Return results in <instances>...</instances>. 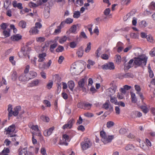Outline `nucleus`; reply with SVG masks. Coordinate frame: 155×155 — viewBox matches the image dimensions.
<instances>
[{"instance_id": "f257e3e1", "label": "nucleus", "mask_w": 155, "mask_h": 155, "mask_svg": "<svg viewBox=\"0 0 155 155\" xmlns=\"http://www.w3.org/2000/svg\"><path fill=\"white\" fill-rule=\"evenodd\" d=\"M140 66L143 63L145 62V56H139L137 57L134 58V60L131 59L128 63V64L125 65L124 67L125 70H128L130 68L133 67L132 64Z\"/></svg>"}, {"instance_id": "f03ea898", "label": "nucleus", "mask_w": 155, "mask_h": 155, "mask_svg": "<svg viewBox=\"0 0 155 155\" xmlns=\"http://www.w3.org/2000/svg\"><path fill=\"white\" fill-rule=\"evenodd\" d=\"M100 134L101 140L104 144L110 142L114 137V135H109L107 137L106 132L103 130L100 132Z\"/></svg>"}, {"instance_id": "7ed1b4c3", "label": "nucleus", "mask_w": 155, "mask_h": 155, "mask_svg": "<svg viewBox=\"0 0 155 155\" xmlns=\"http://www.w3.org/2000/svg\"><path fill=\"white\" fill-rule=\"evenodd\" d=\"M92 144L90 140L87 137L85 138L84 140L80 143L81 150L83 151L90 148Z\"/></svg>"}, {"instance_id": "20e7f679", "label": "nucleus", "mask_w": 155, "mask_h": 155, "mask_svg": "<svg viewBox=\"0 0 155 155\" xmlns=\"http://www.w3.org/2000/svg\"><path fill=\"white\" fill-rule=\"evenodd\" d=\"M15 130V127L14 124H12L9 126L6 130V134H8V137H13L16 136L15 134H13L12 133L14 132Z\"/></svg>"}, {"instance_id": "39448f33", "label": "nucleus", "mask_w": 155, "mask_h": 155, "mask_svg": "<svg viewBox=\"0 0 155 155\" xmlns=\"http://www.w3.org/2000/svg\"><path fill=\"white\" fill-rule=\"evenodd\" d=\"M115 65L114 63L109 62L105 63L101 66V68L104 70H112L115 69Z\"/></svg>"}, {"instance_id": "423d86ee", "label": "nucleus", "mask_w": 155, "mask_h": 155, "mask_svg": "<svg viewBox=\"0 0 155 155\" xmlns=\"http://www.w3.org/2000/svg\"><path fill=\"white\" fill-rule=\"evenodd\" d=\"M31 50V48L26 46L22 48L21 52L25 56L27 57L28 58H29V54L30 53Z\"/></svg>"}, {"instance_id": "0eeeda50", "label": "nucleus", "mask_w": 155, "mask_h": 155, "mask_svg": "<svg viewBox=\"0 0 155 155\" xmlns=\"http://www.w3.org/2000/svg\"><path fill=\"white\" fill-rule=\"evenodd\" d=\"M92 104L88 103H79L78 104V107L83 108L85 110H89L91 107Z\"/></svg>"}, {"instance_id": "6e6552de", "label": "nucleus", "mask_w": 155, "mask_h": 155, "mask_svg": "<svg viewBox=\"0 0 155 155\" xmlns=\"http://www.w3.org/2000/svg\"><path fill=\"white\" fill-rule=\"evenodd\" d=\"M74 121L73 119H71L69 120L68 123L64 124L62 127L63 129H71L72 127L73 124L74 123Z\"/></svg>"}, {"instance_id": "1a4fd4ad", "label": "nucleus", "mask_w": 155, "mask_h": 155, "mask_svg": "<svg viewBox=\"0 0 155 155\" xmlns=\"http://www.w3.org/2000/svg\"><path fill=\"white\" fill-rule=\"evenodd\" d=\"M18 79L19 81L22 82H26L29 80L28 74H22L20 75L18 77Z\"/></svg>"}, {"instance_id": "9d476101", "label": "nucleus", "mask_w": 155, "mask_h": 155, "mask_svg": "<svg viewBox=\"0 0 155 155\" xmlns=\"http://www.w3.org/2000/svg\"><path fill=\"white\" fill-rule=\"evenodd\" d=\"M117 89V87L115 85H112L110 87L107 89L108 94L110 96L113 95L115 93Z\"/></svg>"}, {"instance_id": "9b49d317", "label": "nucleus", "mask_w": 155, "mask_h": 155, "mask_svg": "<svg viewBox=\"0 0 155 155\" xmlns=\"http://www.w3.org/2000/svg\"><path fill=\"white\" fill-rule=\"evenodd\" d=\"M54 129V127L53 126L48 129L45 130L43 132L44 136L46 137L50 136L52 133Z\"/></svg>"}, {"instance_id": "f8f14e48", "label": "nucleus", "mask_w": 155, "mask_h": 155, "mask_svg": "<svg viewBox=\"0 0 155 155\" xmlns=\"http://www.w3.org/2000/svg\"><path fill=\"white\" fill-rule=\"evenodd\" d=\"M40 81L38 79L33 80L31 82L27 84L28 87H33L37 86L39 85Z\"/></svg>"}, {"instance_id": "ddd939ff", "label": "nucleus", "mask_w": 155, "mask_h": 155, "mask_svg": "<svg viewBox=\"0 0 155 155\" xmlns=\"http://www.w3.org/2000/svg\"><path fill=\"white\" fill-rule=\"evenodd\" d=\"M47 54L45 52H43L38 55V60L39 62H42L45 60V57L46 56Z\"/></svg>"}, {"instance_id": "4468645a", "label": "nucleus", "mask_w": 155, "mask_h": 155, "mask_svg": "<svg viewBox=\"0 0 155 155\" xmlns=\"http://www.w3.org/2000/svg\"><path fill=\"white\" fill-rule=\"evenodd\" d=\"M29 80L34 78L37 76V74L36 72L33 71H31L29 73L27 74Z\"/></svg>"}, {"instance_id": "2eb2a0df", "label": "nucleus", "mask_w": 155, "mask_h": 155, "mask_svg": "<svg viewBox=\"0 0 155 155\" xmlns=\"http://www.w3.org/2000/svg\"><path fill=\"white\" fill-rule=\"evenodd\" d=\"M21 107L20 106H17L14 108L12 113V115L15 117L17 116L19 113V111L21 110Z\"/></svg>"}, {"instance_id": "dca6fc26", "label": "nucleus", "mask_w": 155, "mask_h": 155, "mask_svg": "<svg viewBox=\"0 0 155 155\" xmlns=\"http://www.w3.org/2000/svg\"><path fill=\"white\" fill-rule=\"evenodd\" d=\"M22 36L20 34H16L11 37V39L13 41H18L21 39Z\"/></svg>"}, {"instance_id": "f3484780", "label": "nucleus", "mask_w": 155, "mask_h": 155, "mask_svg": "<svg viewBox=\"0 0 155 155\" xmlns=\"http://www.w3.org/2000/svg\"><path fill=\"white\" fill-rule=\"evenodd\" d=\"M131 88V86L126 85L123 86V87L121 88L119 91L121 93H123L125 94L126 93V90H128L130 89Z\"/></svg>"}, {"instance_id": "a211bd4d", "label": "nucleus", "mask_w": 155, "mask_h": 155, "mask_svg": "<svg viewBox=\"0 0 155 155\" xmlns=\"http://www.w3.org/2000/svg\"><path fill=\"white\" fill-rule=\"evenodd\" d=\"M77 29V27L76 25H74L72 26L69 30L66 31V33L69 34L70 33H75Z\"/></svg>"}, {"instance_id": "6ab92c4d", "label": "nucleus", "mask_w": 155, "mask_h": 155, "mask_svg": "<svg viewBox=\"0 0 155 155\" xmlns=\"http://www.w3.org/2000/svg\"><path fill=\"white\" fill-rule=\"evenodd\" d=\"M39 30L35 27L31 28L29 31V33L32 35H36L38 33Z\"/></svg>"}, {"instance_id": "aec40b11", "label": "nucleus", "mask_w": 155, "mask_h": 155, "mask_svg": "<svg viewBox=\"0 0 155 155\" xmlns=\"http://www.w3.org/2000/svg\"><path fill=\"white\" fill-rule=\"evenodd\" d=\"M12 106L11 104H9L8 105L7 110L8 112V118L12 116V113L13 111L12 110Z\"/></svg>"}, {"instance_id": "412c9836", "label": "nucleus", "mask_w": 155, "mask_h": 155, "mask_svg": "<svg viewBox=\"0 0 155 155\" xmlns=\"http://www.w3.org/2000/svg\"><path fill=\"white\" fill-rule=\"evenodd\" d=\"M134 75L130 73H127L125 74H123L119 77V78L122 79L124 78H133Z\"/></svg>"}, {"instance_id": "4be33fe9", "label": "nucleus", "mask_w": 155, "mask_h": 155, "mask_svg": "<svg viewBox=\"0 0 155 155\" xmlns=\"http://www.w3.org/2000/svg\"><path fill=\"white\" fill-rule=\"evenodd\" d=\"M76 66L75 64H73L71 66L70 71L72 75H74L76 73Z\"/></svg>"}, {"instance_id": "5701e85b", "label": "nucleus", "mask_w": 155, "mask_h": 155, "mask_svg": "<svg viewBox=\"0 0 155 155\" xmlns=\"http://www.w3.org/2000/svg\"><path fill=\"white\" fill-rule=\"evenodd\" d=\"M130 95L132 102L134 103H136L137 101V99L136 96L135 94L133 92H131Z\"/></svg>"}, {"instance_id": "b1692460", "label": "nucleus", "mask_w": 155, "mask_h": 155, "mask_svg": "<svg viewBox=\"0 0 155 155\" xmlns=\"http://www.w3.org/2000/svg\"><path fill=\"white\" fill-rule=\"evenodd\" d=\"M85 78H82L78 81V85L82 89L84 88L85 84Z\"/></svg>"}, {"instance_id": "393cba45", "label": "nucleus", "mask_w": 155, "mask_h": 155, "mask_svg": "<svg viewBox=\"0 0 155 155\" xmlns=\"http://www.w3.org/2000/svg\"><path fill=\"white\" fill-rule=\"evenodd\" d=\"M147 70L149 72L150 77L151 78H153L154 76V74L150 64H148L147 66Z\"/></svg>"}, {"instance_id": "a878e982", "label": "nucleus", "mask_w": 155, "mask_h": 155, "mask_svg": "<svg viewBox=\"0 0 155 155\" xmlns=\"http://www.w3.org/2000/svg\"><path fill=\"white\" fill-rule=\"evenodd\" d=\"M68 87L70 90L72 91L74 87V83L73 81H70L68 82Z\"/></svg>"}, {"instance_id": "bb28decb", "label": "nucleus", "mask_w": 155, "mask_h": 155, "mask_svg": "<svg viewBox=\"0 0 155 155\" xmlns=\"http://www.w3.org/2000/svg\"><path fill=\"white\" fill-rule=\"evenodd\" d=\"M110 97V101L112 104H114L115 105H117L118 104V102L117 100V98L114 97H112V96Z\"/></svg>"}, {"instance_id": "cd10ccee", "label": "nucleus", "mask_w": 155, "mask_h": 155, "mask_svg": "<svg viewBox=\"0 0 155 155\" xmlns=\"http://www.w3.org/2000/svg\"><path fill=\"white\" fill-rule=\"evenodd\" d=\"M68 38L66 36H64L60 38L59 39L58 41L60 44H63L67 41Z\"/></svg>"}, {"instance_id": "c85d7f7f", "label": "nucleus", "mask_w": 155, "mask_h": 155, "mask_svg": "<svg viewBox=\"0 0 155 155\" xmlns=\"http://www.w3.org/2000/svg\"><path fill=\"white\" fill-rule=\"evenodd\" d=\"M18 26L22 28H25L26 26V23L24 21L21 20L19 22Z\"/></svg>"}, {"instance_id": "c756f323", "label": "nucleus", "mask_w": 155, "mask_h": 155, "mask_svg": "<svg viewBox=\"0 0 155 155\" xmlns=\"http://www.w3.org/2000/svg\"><path fill=\"white\" fill-rule=\"evenodd\" d=\"M84 53V50L82 48H79L77 52V54L79 57H81Z\"/></svg>"}, {"instance_id": "7c9ffc66", "label": "nucleus", "mask_w": 155, "mask_h": 155, "mask_svg": "<svg viewBox=\"0 0 155 155\" xmlns=\"http://www.w3.org/2000/svg\"><path fill=\"white\" fill-rule=\"evenodd\" d=\"M27 151V148H24L23 149L19 148L18 150V154L19 155H22L23 153L25 155V153H26Z\"/></svg>"}, {"instance_id": "2f4dec72", "label": "nucleus", "mask_w": 155, "mask_h": 155, "mask_svg": "<svg viewBox=\"0 0 155 155\" xmlns=\"http://www.w3.org/2000/svg\"><path fill=\"white\" fill-rule=\"evenodd\" d=\"M12 73L11 76V79L12 80L15 81L17 78V73L15 71H13Z\"/></svg>"}, {"instance_id": "473e14b6", "label": "nucleus", "mask_w": 155, "mask_h": 155, "mask_svg": "<svg viewBox=\"0 0 155 155\" xmlns=\"http://www.w3.org/2000/svg\"><path fill=\"white\" fill-rule=\"evenodd\" d=\"M87 47L85 49L84 51L85 52L88 53L90 51L91 48V43L89 42L87 44Z\"/></svg>"}, {"instance_id": "72a5a7b5", "label": "nucleus", "mask_w": 155, "mask_h": 155, "mask_svg": "<svg viewBox=\"0 0 155 155\" xmlns=\"http://www.w3.org/2000/svg\"><path fill=\"white\" fill-rule=\"evenodd\" d=\"M114 125V123L112 121H108L106 124L107 127L108 128H110L113 127Z\"/></svg>"}, {"instance_id": "f704fd0d", "label": "nucleus", "mask_w": 155, "mask_h": 155, "mask_svg": "<svg viewBox=\"0 0 155 155\" xmlns=\"http://www.w3.org/2000/svg\"><path fill=\"white\" fill-rule=\"evenodd\" d=\"M110 105V103L108 100H107L106 102L103 105V107L105 110H107L109 108V105Z\"/></svg>"}, {"instance_id": "c9c22d12", "label": "nucleus", "mask_w": 155, "mask_h": 155, "mask_svg": "<svg viewBox=\"0 0 155 155\" xmlns=\"http://www.w3.org/2000/svg\"><path fill=\"white\" fill-rule=\"evenodd\" d=\"M45 40L44 37H40L37 38L36 39V41L38 42L41 43L44 42Z\"/></svg>"}, {"instance_id": "e433bc0d", "label": "nucleus", "mask_w": 155, "mask_h": 155, "mask_svg": "<svg viewBox=\"0 0 155 155\" xmlns=\"http://www.w3.org/2000/svg\"><path fill=\"white\" fill-rule=\"evenodd\" d=\"M61 29L60 27L57 26V28L55 30L53 34L54 35H57L60 34L61 32Z\"/></svg>"}, {"instance_id": "4c0bfd02", "label": "nucleus", "mask_w": 155, "mask_h": 155, "mask_svg": "<svg viewBox=\"0 0 155 155\" xmlns=\"http://www.w3.org/2000/svg\"><path fill=\"white\" fill-rule=\"evenodd\" d=\"M28 126L29 127L33 130H34L36 131H39L38 126L37 125L31 126L30 125H29Z\"/></svg>"}, {"instance_id": "58836bf2", "label": "nucleus", "mask_w": 155, "mask_h": 155, "mask_svg": "<svg viewBox=\"0 0 155 155\" xmlns=\"http://www.w3.org/2000/svg\"><path fill=\"white\" fill-rule=\"evenodd\" d=\"M80 16V12L78 11H75L74 12L73 17L75 18H78Z\"/></svg>"}, {"instance_id": "ea45409f", "label": "nucleus", "mask_w": 155, "mask_h": 155, "mask_svg": "<svg viewBox=\"0 0 155 155\" xmlns=\"http://www.w3.org/2000/svg\"><path fill=\"white\" fill-rule=\"evenodd\" d=\"M146 38L147 41L150 43H153L154 41L153 38L151 35H149L146 36Z\"/></svg>"}, {"instance_id": "a19ab883", "label": "nucleus", "mask_w": 155, "mask_h": 155, "mask_svg": "<svg viewBox=\"0 0 155 155\" xmlns=\"http://www.w3.org/2000/svg\"><path fill=\"white\" fill-rule=\"evenodd\" d=\"M149 8L150 10H155V2H152L149 6Z\"/></svg>"}, {"instance_id": "79ce46f5", "label": "nucleus", "mask_w": 155, "mask_h": 155, "mask_svg": "<svg viewBox=\"0 0 155 155\" xmlns=\"http://www.w3.org/2000/svg\"><path fill=\"white\" fill-rule=\"evenodd\" d=\"M125 94H124V93H118L117 95V97L118 99H123L124 97V95Z\"/></svg>"}, {"instance_id": "37998d69", "label": "nucleus", "mask_w": 155, "mask_h": 155, "mask_svg": "<svg viewBox=\"0 0 155 155\" xmlns=\"http://www.w3.org/2000/svg\"><path fill=\"white\" fill-rule=\"evenodd\" d=\"M131 0H122L121 3L123 5H127L130 2Z\"/></svg>"}, {"instance_id": "c03bdc74", "label": "nucleus", "mask_w": 155, "mask_h": 155, "mask_svg": "<svg viewBox=\"0 0 155 155\" xmlns=\"http://www.w3.org/2000/svg\"><path fill=\"white\" fill-rule=\"evenodd\" d=\"M38 68L39 69H46L45 63V62L39 63L38 64Z\"/></svg>"}, {"instance_id": "a18cd8bd", "label": "nucleus", "mask_w": 155, "mask_h": 155, "mask_svg": "<svg viewBox=\"0 0 155 155\" xmlns=\"http://www.w3.org/2000/svg\"><path fill=\"white\" fill-rule=\"evenodd\" d=\"M57 43H55L50 46V50L51 52L53 51L54 49L57 47Z\"/></svg>"}, {"instance_id": "49530a36", "label": "nucleus", "mask_w": 155, "mask_h": 155, "mask_svg": "<svg viewBox=\"0 0 155 155\" xmlns=\"http://www.w3.org/2000/svg\"><path fill=\"white\" fill-rule=\"evenodd\" d=\"M64 50V48L63 46L59 45L58 46V48L56 50V52H61Z\"/></svg>"}, {"instance_id": "de8ad7c7", "label": "nucleus", "mask_w": 155, "mask_h": 155, "mask_svg": "<svg viewBox=\"0 0 155 155\" xmlns=\"http://www.w3.org/2000/svg\"><path fill=\"white\" fill-rule=\"evenodd\" d=\"M134 87L135 90L137 91L136 93L139 94L141 90L140 86L137 85H135Z\"/></svg>"}, {"instance_id": "09e8293b", "label": "nucleus", "mask_w": 155, "mask_h": 155, "mask_svg": "<svg viewBox=\"0 0 155 155\" xmlns=\"http://www.w3.org/2000/svg\"><path fill=\"white\" fill-rule=\"evenodd\" d=\"M138 141L140 143V147L144 149L145 148V143L144 141H141L140 139H139Z\"/></svg>"}, {"instance_id": "8fccbe9b", "label": "nucleus", "mask_w": 155, "mask_h": 155, "mask_svg": "<svg viewBox=\"0 0 155 155\" xmlns=\"http://www.w3.org/2000/svg\"><path fill=\"white\" fill-rule=\"evenodd\" d=\"M64 21L66 24H69L72 23L73 19L71 18H68L66 19Z\"/></svg>"}, {"instance_id": "3c124183", "label": "nucleus", "mask_w": 155, "mask_h": 155, "mask_svg": "<svg viewBox=\"0 0 155 155\" xmlns=\"http://www.w3.org/2000/svg\"><path fill=\"white\" fill-rule=\"evenodd\" d=\"M77 45V43L74 41L71 42L69 44L70 47L73 48H75L76 47Z\"/></svg>"}, {"instance_id": "603ef678", "label": "nucleus", "mask_w": 155, "mask_h": 155, "mask_svg": "<svg viewBox=\"0 0 155 155\" xmlns=\"http://www.w3.org/2000/svg\"><path fill=\"white\" fill-rule=\"evenodd\" d=\"M133 113L135 115L134 117H140L142 115V114L141 112L137 111H135Z\"/></svg>"}, {"instance_id": "864d4df0", "label": "nucleus", "mask_w": 155, "mask_h": 155, "mask_svg": "<svg viewBox=\"0 0 155 155\" xmlns=\"http://www.w3.org/2000/svg\"><path fill=\"white\" fill-rule=\"evenodd\" d=\"M146 145L148 147L147 148L146 147V150H149V147L151 146V143L150 141L148 139H146Z\"/></svg>"}, {"instance_id": "5fc2aeb1", "label": "nucleus", "mask_w": 155, "mask_h": 155, "mask_svg": "<svg viewBox=\"0 0 155 155\" xmlns=\"http://www.w3.org/2000/svg\"><path fill=\"white\" fill-rule=\"evenodd\" d=\"M5 3L4 4L5 8L7 9L8 6L11 4V1L10 0H5Z\"/></svg>"}, {"instance_id": "6e6d98bb", "label": "nucleus", "mask_w": 155, "mask_h": 155, "mask_svg": "<svg viewBox=\"0 0 155 155\" xmlns=\"http://www.w3.org/2000/svg\"><path fill=\"white\" fill-rule=\"evenodd\" d=\"M37 60V58L36 57H34L31 59V63L33 64L35 66H36Z\"/></svg>"}, {"instance_id": "4d7b16f0", "label": "nucleus", "mask_w": 155, "mask_h": 155, "mask_svg": "<svg viewBox=\"0 0 155 155\" xmlns=\"http://www.w3.org/2000/svg\"><path fill=\"white\" fill-rule=\"evenodd\" d=\"M3 34L6 37H7L10 36V31L6 30H4L3 31Z\"/></svg>"}, {"instance_id": "13d9d810", "label": "nucleus", "mask_w": 155, "mask_h": 155, "mask_svg": "<svg viewBox=\"0 0 155 155\" xmlns=\"http://www.w3.org/2000/svg\"><path fill=\"white\" fill-rule=\"evenodd\" d=\"M150 55L153 57L155 56V47L153 48L149 52Z\"/></svg>"}, {"instance_id": "bf43d9fd", "label": "nucleus", "mask_w": 155, "mask_h": 155, "mask_svg": "<svg viewBox=\"0 0 155 155\" xmlns=\"http://www.w3.org/2000/svg\"><path fill=\"white\" fill-rule=\"evenodd\" d=\"M130 36L132 38H138V35L137 33H131L130 34Z\"/></svg>"}, {"instance_id": "052dcab7", "label": "nucleus", "mask_w": 155, "mask_h": 155, "mask_svg": "<svg viewBox=\"0 0 155 155\" xmlns=\"http://www.w3.org/2000/svg\"><path fill=\"white\" fill-rule=\"evenodd\" d=\"M41 153L42 155H47L45 149L44 147H42L41 149Z\"/></svg>"}, {"instance_id": "680f3d73", "label": "nucleus", "mask_w": 155, "mask_h": 155, "mask_svg": "<svg viewBox=\"0 0 155 155\" xmlns=\"http://www.w3.org/2000/svg\"><path fill=\"white\" fill-rule=\"evenodd\" d=\"M127 131V130L124 128H121L119 131L120 134H125Z\"/></svg>"}, {"instance_id": "e2e57ef3", "label": "nucleus", "mask_w": 155, "mask_h": 155, "mask_svg": "<svg viewBox=\"0 0 155 155\" xmlns=\"http://www.w3.org/2000/svg\"><path fill=\"white\" fill-rule=\"evenodd\" d=\"M110 11L109 8H106L104 11V14L106 15H107L110 14Z\"/></svg>"}, {"instance_id": "0e129e2a", "label": "nucleus", "mask_w": 155, "mask_h": 155, "mask_svg": "<svg viewBox=\"0 0 155 155\" xmlns=\"http://www.w3.org/2000/svg\"><path fill=\"white\" fill-rule=\"evenodd\" d=\"M42 25L39 22H36L35 24V26L37 28L40 29L42 27Z\"/></svg>"}, {"instance_id": "69168bd1", "label": "nucleus", "mask_w": 155, "mask_h": 155, "mask_svg": "<svg viewBox=\"0 0 155 155\" xmlns=\"http://www.w3.org/2000/svg\"><path fill=\"white\" fill-rule=\"evenodd\" d=\"M101 57L102 59L104 60H107L108 59V55L105 54H102Z\"/></svg>"}, {"instance_id": "338daca9", "label": "nucleus", "mask_w": 155, "mask_h": 155, "mask_svg": "<svg viewBox=\"0 0 155 155\" xmlns=\"http://www.w3.org/2000/svg\"><path fill=\"white\" fill-rule=\"evenodd\" d=\"M44 103L46 105L47 107H49L51 106V104L50 102L47 100H45L44 101Z\"/></svg>"}, {"instance_id": "774afa93", "label": "nucleus", "mask_w": 155, "mask_h": 155, "mask_svg": "<svg viewBox=\"0 0 155 155\" xmlns=\"http://www.w3.org/2000/svg\"><path fill=\"white\" fill-rule=\"evenodd\" d=\"M10 152V150L8 148H4L2 151V154L8 153Z\"/></svg>"}]
</instances>
